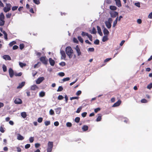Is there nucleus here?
<instances>
[{
  "label": "nucleus",
  "mask_w": 152,
  "mask_h": 152,
  "mask_svg": "<svg viewBox=\"0 0 152 152\" xmlns=\"http://www.w3.org/2000/svg\"><path fill=\"white\" fill-rule=\"evenodd\" d=\"M100 110V108H96V109H94V112L96 113L98 111H99Z\"/></svg>",
  "instance_id": "55"
},
{
  "label": "nucleus",
  "mask_w": 152,
  "mask_h": 152,
  "mask_svg": "<svg viewBox=\"0 0 152 152\" xmlns=\"http://www.w3.org/2000/svg\"><path fill=\"white\" fill-rule=\"evenodd\" d=\"M45 93L43 91H41L39 93V95L40 97H43L45 96Z\"/></svg>",
  "instance_id": "22"
},
{
  "label": "nucleus",
  "mask_w": 152,
  "mask_h": 152,
  "mask_svg": "<svg viewBox=\"0 0 152 152\" xmlns=\"http://www.w3.org/2000/svg\"><path fill=\"white\" fill-rule=\"evenodd\" d=\"M78 98H79V97H77V96L73 97H71L70 98V99L72 100L73 99H78Z\"/></svg>",
  "instance_id": "56"
},
{
  "label": "nucleus",
  "mask_w": 152,
  "mask_h": 152,
  "mask_svg": "<svg viewBox=\"0 0 152 152\" xmlns=\"http://www.w3.org/2000/svg\"><path fill=\"white\" fill-rule=\"evenodd\" d=\"M113 20L111 18H108L107 21H106L105 22V24L107 27L108 28H110L111 27V23L112 22Z\"/></svg>",
  "instance_id": "3"
},
{
  "label": "nucleus",
  "mask_w": 152,
  "mask_h": 152,
  "mask_svg": "<svg viewBox=\"0 0 152 152\" xmlns=\"http://www.w3.org/2000/svg\"><path fill=\"white\" fill-rule=\"evenodd\" d=\"M4 126L3 125H2L1 126L0 128V131L2 133H4L5 131L4 130Z\"/></svg>",
  "instance_id": "28"
},
{
  "label": "nucleus",
  "mask_w": 152,
  "mask_h": 152,
  "mask_svg": "<svg viewBox=\"0 0 152 152\" xmlns=\"http://www.w3.org/2000/svg\"><path fill=\"white\" fill-rule=\"evenodd\" d=\"M53 147V142L49 141L48 143V148H47V152H51V151H52Z\"/></svg>",
  "instance_id": "2"
},
{
  "label": "nucleus",
  "mask_w": 152,
  "mask_h": 152,
  "mask_svg": "<svg viewBox=\"0 0 152 152\" xmlns=\"http://www.w3.org/2000/svg\"><path fill=\"white\" fill-rule=\"evenodd\" d=\"M121 100H119L115 103L113 105V107H116L119 106L121 103Z\"/></svg>",
  "instance_id": "11"
},
{
  "label": "nucleus",
  "mask_w": 152,
  "mask_h": 152,
  "mask_svg": "<svg viewBox=\"0 0 152 152\" xmlns=\"http://www.w3.org/2000/svg\"><path fill=\"white\" fill-rule=\"evenodd\" d=\"M59 64L60 65V66H64L65 65H66V64H65V63L64 62H61V63H60Z\"/></svg>",
  "instance_id": "58"
},
{
  "label": "nucleus",
  "mask_w": 152,
  "mask_h": 152,
  "mask_svg": "<svg viewBox=\"0 0 152 152\" xmlns=\"http://www.w3.org/2000/svg\"><path fill=\"white\" fill-rule=\"evenodd\" d=\"M5 23V21L3 20H0V26H3Z\"/></svg>",
  "instance_id": "31"
},
{
  "label": "nucleus",
  "mask_w": 152,
  "mask_h": 152,
  "mask_svg": "<svg viewBox=\"0 0 152 152\" xmlns=\"http://www.w3.org/2000/svg\"><path fill=\"white\" fill-rule=\"evenodd\" d=\"M2 68L4 72H5L7 71V67L4 64L3 65Z\"/></svg>",
  "instance_id": "34"
},
{
  "label": "nucleus",
  "mask_w": 152,
  "mask_h": 152,
  "mask_svg": "<svg viewBox=\"0 0 152 152\" xmlns=\"http://www.w3.org/2000/svg\"><path fill=\"white\" fill-rule=\"evenodd\" d=\"M10 10V8H8V7H4L3 9L4 11L5 12H9Z\"/></svg>",
  "instance_id": "27"
},
{
  "label": "nucleus",
  "mask_w": 152,
  "mask_h": 152,
  "mask_svg": "<svg viewBox=\"0 0 152 152\" xmlns=\"http://www.w3.org/2000/svg\"><path fill=\"white\" fill-rule=\"evenodd\" d=\"M82 109V107H79L77 110L76 111V113H79L80 112Z\"/></svg>",
  "instance_id": "47"
},
{
  "label": "nucleus",
  "mask_w": 152,
  "mask_h": 152,
  "mask_svg": "<svg viewBox=\"0 0 152 152\" xmlns=\"http://www.w3.org/2000/svg\"><path fill=\"white\" fill-rule=\"evenodd\" d=\"M38 88V87L36 85L32 86L31 87V89L32 90H35Z\"/></svg>",
  "instance_id": "19"
},
{
  "label": "nucleus",
  "mask_w": 152,
  "mask_h": 152,
  "mask_svg": "<svg viewBox=\"0 0 152 152\" xmlns=\"http://www.w3.org/2000/svg\"><path fill=\"white\" fill-rule=\"evenodd\" d=\"M19 65L21 67H23L25 66L26 65V64L22 63L21 62H19Z\"/></svg>",
  "instance_id": "29"
},
{
  "label": "nucleus",
  "mask_w": 152,
  "mask_h": 152,
  "mask_svg": "<svg viewBox=\"0 0 152 152\" xmlns=\"http://www.w3.org/2000/svg\"><path fill=\"white\" fill-rule=\"evenodd\" d=\"M64 97L62 95H60L58 97V99L61 100L63 99Z\"/></svg>",
  "instance_id": "57"
},
{
  "label": "nucleus",
  "mask_w": 152,
  "mask_h": 152,
  "mask_svg": "<svg viewBox=\"0 0 152 152\" xmlns=\"http://www.w3.org/2000/svg\"><path fill=\"white\" fill-rule=\"evenodd\" d=\"M110 9L112 10L115 11L116 10L117 7L114 6H110Z\"/></svg>",
  "instance_id": "25"
},
{
  "label": "nucleus",
  "mask_w": 152,
  "mask_h": 152,
  "mask_svg": "<svg viewBox=\"0 0 152 152\" xmlns=\"http://www.w3.org/2000/svg\"><path fill=\"white\" fill-rule=\"evenodd\" d=\"M58 75L60 76L63 77L64 75L65 74L63 72H60L58 73Z\"/></svg>",
  "instance_id": "45"
},
{
  "label": "nucleus",
  "mask_w": 152,
  "mask_h": 152,
  "mask_svg": "<svg viewBox=\"0 0 152 152\" xmlns=\"http://www.w3.org/2000/svg\"><path fill=\"white\" fill-rule=\"evenodd\" d=\"M116 3V5L118 7H120L121 6V2L120 0H114Z\"/></svg>",
  "instance_id": "12"
},
{
  "label": "nucleus",
  "mask_w": 152,
  "mask_h": 152,
  "mask_svg": "<svg viewBox=\"0 0 152 152\" xmlns=\"http://www.w3.org/2000/svg\"><path fill=\"white\" fill-rule=\"evenodd\" d=\"M152 88V83H150L147 86V88L149 89H151Z\"/></svg>",
  "instance_id": "41"
},
{
  "label": "nucleus",
  "mask_w": 152,
  "mask_h": 152,
  "mask_svg": "<svg viewBox=\"0 0 152 152\" xmlns=\"http://www.w3.org/2000/svg\"><path fill=\"white\" fill-rule=\"evenodd\" d=\"M14 102L15 103L17 104H21L22 102V100L18 98H16Z\"/></svg>",
  "instance_id": "9"
},
{
  "label": "nucleus",
  "mask_w": 152,
  "mask_h": 152,
  "mask_svg": "<svg viewBox=\"0 0 152 152\" xmlns=\"http://www.w3.org/2000/svg\"><path fill=\"white\" fill-rule=\"evenodd\" d=\"M81 93V91H78L76 93V95L79 96L80 95Z\"/></svg>",
  "instance_id": "54"
},
{
  "label": "nucleus",
  "mask_w": 152,
  "mask_h": 152,
  "mask_svg": "<svg viewBox=\"0 0 152 152\" xmlns=\"http://www.w3.org/2000/svg\"><path fill=\"white\" fill-rule=\"evenodd\" d=\"M110 14L111 17L112 18H115L118 15V13L115 11H111L110 12Z\"/></svg>",
  "instance_id": "6"
},
{
  "label": "nucleus",
  "mask_w": 152,
  "mask_h": 152,
  "mask_svg": "<svg viewBox=\"0 0 152 152\" xmlns=\"http://www.w3.org/2000/svg\"><path fill=\"white\" fill-rule=\"evenodd\" d=\"M12 15L11 13H8L6 15V16L7 18H10Z\"/></svg>",
  "instance_id": "50"
},
{
  "label": "nucleus",
  "mask_w": 152,
  "mask_h": 152,
  "mask_svg": "<svg viewBox=\"0 0 152 152\" xmlns=\"http://www.w3.org/2000/svg\"><path fill=\"white\" fill-rule=\"evenodd\" d=\"M124 122L125 123H127L129 122V120L128 118H125L124 119Z\"/></svg>",
  "instance_id": "63"
},
{
  "label": "nucleus",
  "mask_w": 152,
  "mask_h": 152,
  "mask_svg": "<svg viewBox=\"0 0 152 152\" xmlns=\"http://www.w3.org/2000/svg\"><path fill=\"white\" fill-rule=\"evenodd\" d=\"M5 16L3 13L1 12L0 14V20H4Z\"/></svg>",
  "instance_id": "24"
},
{
  "label": "nucleus",
  "mask_w": 152,
  "mask_h": 152,
  "mask_svg": "<svg viewBox=\"0 0 152 152\" xmlns=\"http://www.w3.org/2000/svg\"><path fill=\"white\" fill-rule=\"evenodd\" d=\"M107 36H108L107 35L104 36L103 37L102 41L103 42H105L106 41H107L108 39Z\"/></svg>",
  "instance_id": "23"
},
{
  "label": "nucleus",
  "mask_w": 152,
  "mask_h": 152,
  "mask_svg": "<svg viewBox=\"0 0 152 152\" xmlns=\"http://www.w3.org/2000/svg\"><path fill=\"white\" fill-rule=\"evenodd\" d=\"M90 32L92 34H95L96 33V31L95 29L93 28L91 31H90Z\"/></svg>",
  "instance_id": "30"
},
{
  "label": "nucleus",
  "mask_w": 152,
  "mask_h": 152,
  "mask_svg": "<svg viewBox=\"0 0 152 152\" xmlns=\"http://www.w3.org/2000/svg\"><path fill=\"white\" fill-rule=\"evenodd\" d=\"M78 39L81 43H83V40L81 37L78 36Z\"/></svg>",
  "instance_id": "32"
},
{
  "label": "nucleus",
  "mask_w": 152,
  "mask_h": 152,
  "mask_svg": "<svg viewBox=\"0 0 152 152\" xmlns=\"http://www.w3.org/2000/svg\"><path fill=\"white\" fill-rule=\"evenodd\" d=\"M40 146V144L39 143H36L35 144V147L36 148H38Z\"/></svg>",
  "instance_id": "48"
},
{
  "label": "nucleus",
  "mask_w": 152,
  "mask_h": 152,
  "mask_svg": "<svg viewBox=\"0 0 152 152\" xmlns=\"http://www.w3.org/2000/svg\"><path fill=\"white\" fill-rule=\"evenodd\" d=\"M65 51L66 54L70 58H72L74 51L71 47L70 46H67L66 48Z\"/></svg>",
  "instance_id": "1"
},
{
  "label": "nucleus",
  "mask_w": 152,
  "mask_h": 152,
  "mask_svg": "<svg viewBox=\"0 0 152 152\" xmlns=\"http://www.w3.org/2000/svg\"><path fill=\"white\" fill-rule=\"evenodd\" d=\"M88 128V127L87 125H84L82 128V129L83 131H87Z\"/></svg>",
  "instance_id": "18"
},
{
  "label": "nucleus",
  "mask_w": 152,
  "mask_h": 152,
  "mask_svg": "<svg viewBox=\"0 0 152 152\" xmlns=\"http://www.w3.org/2000/svg\"><path fill=\"white\" fill-rule=\"evenodd\" d=\"M70 80V78L69 77H67L66 78H64L63 80V82H65L66 81H68Z\"/></svg>",
  "instance_id": "40"
},
{
  "label": "nucleus",
  "mask_w": 152,
  "mask_h": 152,
  "mask_svg": "<svg viewBox=\"0 0 152 152\" xmlns=\"http://www.w3.org/2000/svg\"><path fill=\"white\" fill-rule=\"evenodd\" d=\"M21 115L23 118H24L26 117L27 114L25 112H23L21 113Z\"/></svg>",
  "instance_id": "26"
},
{
  "label": "nucleus",
  "mask_w": 152,
  "mask_h": 152,
  "mask_svg": "<svg viewBox=\"0 0 152 152\" xmlns=\"http://www.w3.org/2000/svg\"><path fill=\"white\" fill-rule=\"evenodd\" d=\"M111 59V58H106L104 60V63L107 62L108 61H110V60Z\"/></svg>",
  "instance_id": "62"
},
{
  "label": "nucleus",
  "mask_w": 152,
  "mask_h": 152,
  "mask_svg": "<svg viewBox=\"0 0 152 152\" xmlns=\"http://www.w3.org/2000/svg\"><path fill=\"white\" fill-rule=\"evenodd\" d=\"M103 32L104 35L108 36L109 34V31L105 28H104L103 30Z\"/></svg>",
  "instance_id": "13"
},
{
  "label": "nucleus",
  "mask_w": 152,
  "mask_h": 152,
  "mask_svg": "<svg viewBox=\"0 0 152 152\" xmlns=\"http://www.w3.org/2000/svg\"><path fill=\"white\" fill-rule=\"evenodd\" d=\"M24 47V45L23 44H21L20 45V48L21 50H22Z\"/></svg>",
  "instance_id": "43"
},
{
  "label": "nucleus",
  "mask_w": 152,
  "mask_h": 152,
  "mask_svg": "<svg viewBox=\"0 0 152 152\" xmlns=\"http://www.w3.org/2000/svg\"><path fill=\"white\" fill-rule=\"evenodd\" d=\"M60 53L61 55V58L65 60L66 56L64 51L63 50H61Z\"/></svg>",
  "instance_id": "5"
},
{
  "label": "nucleus",
  "mask_w": 152,
  "mask_h": 152,
  "mask_svg": "<svg viewBox=\"0 0 152 152\" xmlns=\"http://www.w3.org/2000/svg\"><path fill=\"white\" fill-rule=\"evenodd\" d=\"M9 72L10 77H12L14 75V72L11 68H10L9 70Z\"/></svg>",
  "instance_id": "10"
},
{
  "label": "nucleus",
  "mask_w": 152,
  "mask_h": 152,
  "mask_svg": "<svg viewBox=\"0 0 152 152\" xmlns=\"http://www.w3.org/2000/svg\"><path fill=\"white\" fill-rule=\"evenodd\" d=\"M16 44V42L15 41H12V42H10L9 44V45L11 47L13 45L15 44Z\"/></svg>",
  "instance_id": "33"
},
{
  "label": "nucleus",
  "mask_w": 152,
  "mask_h": 152,
  "mask_svg": "<svg viewBox=\"0 0 152 152\" xmlns=\"http://www.w3.org/2000/svg\"><path fill=\"white\" fill-rule=\"evenodd\" d=\"M80 120V118L79 117H77L76 118H75V121L76 122V123H78L79 121Z\"/></svg>",
  "instance_id": "37"
},
{
  "label": "nucleus",
  "mask_w": 152,
  "mask_h": 152,
  "mask_svg": "<svg viewBox=\"0 0 152 152\" xmlns=\"http://www.w3.org/2000/svg\"><path fill=\"white\" fill-rule=\"evenodd\" d=\"M17 138L19 140H23L24 139V137L20 134H18Z\"/></svg>",
  "instance_id": "17"
},
{
  "label": "nucleus",
  "mask_w": 152,
  "mask_h": 152,
  "mask_svg": "<svg viewBox=\"0 0 152 152\" xmlns=\"http://www.w3.org/2000/svg\"><path fill=\"white\" fill-rule=\"evenodd\" d=\"M97 30L98 31V32L99 34V35L101 36H102L103 35L101 31V30L100 28L98 26H97Z\"/></svg>",
  "instance_id": "16"
},
{
  "label": "nucleus",
  "mask_w": 152,
  "mask_h": 152,
  "mask_svg": "<svg viewBox=\"0 0 152 152\" xmlns=\"http://www.w3.org/2000/svg\"><path fill=\"white\" fill-rule=\"evenodd\" d=\"M102 118V116L101 115H99L96 118V120L97 121H100Z\"/></svg>",
  "instance_id": "35"
},
{
  "label": "nucleus",
  "mask_w": 152,
  "mask_h": 152,
  "mask_svg": "<svg viewBox=\"0 0 152 152\" xmlns=\"http://www.w3.org/2000/svg\"><path fill=\"white\" fill-rule=\"evenodd\" d=\"M49 113L51 115H53L54 113V112L52 109H50V110Z\"/></svg>",
  "instance_id": "60"
},
{
  "label": "nucleus",
  "mask_w": 152,
  "mask_h": 152,
  "mask_svg": "<svg viewBox=\"0 0 152 152\" xmlns=\"http://www.w3.org/2000/svg\"><path fill=\"white\" fill-rule=\"evenodd\" d=\"M42 119H43L42 118H41V117L39 118L38 119V120H37L38 122L39 123H41L42 121Z\"/></svg>",
  "instance_id": "49"
},
{
  "label": "nucleus",
  "mask_w": 152,
  "mask_h": 152,
  "mask_svg": "<svg viewBox=\"0 0 152 152\" xmlns=\"http://www.w3.org/2000/svg\"><path fill=\"white\" fill-rule=\"evenodd\" d=\"M148 18L150 19L152 18V12L149 14Z\"/></svg>",
  "instance_id": "64"
},
{
  "label": "nucleus",
  "mask_w": 152,
  "mask_h": 152,
  "mask_svg": "<svg viewBox=\"0 0 152 152\" xmlns=\"http://www.w3.org/2000/svg\"><path fill=\"white\" fill-rule=\"evenodd\" d=\"M75 49L76 51V53L77 54V56H80L81 55V53L78 45H77L76 46V47L75 48Z\"/></svg>",
  "instance_id": "7"
},
{
  "label": "nucleus",
  "mask_w": 152,
  "mask_h": 152,
  "mask_svg": "<svg viewBox=\"0 0 152 152\" xmlns=\"http://www.w3.org/2000/svg\"><path fill=\"white\" fill-rule=\"evenodd\" d=\"M3 58L5 60H10L11 58L10 56L7 55H4L3 56Z\"/></svg>",
  "instance_id": "14"
},
{
  "label": "nucleus",
  "mask_w": 152,
  "mask_h": 152,
  "mask_svg": "<svg viewBox=\"0 0 152 152\" xmlns=\"http://www.w3.org/2000/svg\"><path fill=\"white\" fill-rule=\"evenodd\" d=\"M33 2L35 4H39L40 3L39 0H33Z\"/></svg>",
  "instance_id": "36"
},
{
  "label": "nucleus",
  "mask_w": 152,
  "mask_h": 152,
  "mask_svg": "<svg viewBox=\"0 0 152 152\" xmlns=\"http://www.w3.org/2000/svg\"><path fill=\"white\" fill-rule=\"evenodd\" d=\"M88 34V33H86L84 32H82L81 34V35L83 37H84L85 36H87Z\"/></svg>",
  "instance_id": "39"
},
{
  "label": "nucleus",
  "mask_w": 152,
  "mask_h": 152,
  "mask_svg": "<svg viewBox=\"0 0 152 152\" xmlns=\"http://www.w3.org/2000/svg\"><path fill=\"white\" fill-rule=\"evenodd\" d=\"M141 102L142 103H146L148 102L145 99H142L141 100Z\"/></svg>",
  "instance_id": "51"
},
{
  "label": "nucleus",
  "mask_w": 152,
  "mask_h": 152,
  "mask_svg": "<svg viewBox=\"0 0 152 152\" xmlns=\"http://www.w3.org/2000/svg\"><path fill=\"white\" fill-rule=\"evenodd\" d=\"M40 61L42 63L45 64H47L48 60L47 59L46 56L42 57L40 58Z\"/></svg>",
  "instance_id": "4"
},
{
  "label": "nucleus",
  "mask_w": 152,
  "mask_h": 152,
  "mask_svg": "<svg viewBox=\"0 0 152 152\" xmlns=\"http://www.w3.org/2000/svg\"><path fill=\"white\" fill-rule=\"evenodd\" d=\"M61 108L58 107L55 109L56 112L57 114H59L61 111Z\"/></svg>",
  "instance_id": "21"
},
{
  "label": "nucleus",
  "mask_w": 152,
  "mask_h": 152,
  "mask_svg": "<svg viewBox=\"0 0 152 152\" xmlns=\"http://www.w3.org/2000/svg\"><path fill=\"white\" fill-rule=\"evenodd\" d=\"M87 114V113L86 112H84L82 113L81 115L83 117H85L86 116Z\"/></svg>",
  "instance_id": "59"
},
{
  "label": "nucleus",
  "mask_w": 152,
  "mask_h": 152,
  "mask_svg": "<svg viewBox=\"0 0 152 152\" xmlns=\"http://www.w3.org/2000/svg\"><path fill=\"white\" fill-rule=\"evenodd\" d=\"M30 145L29 144H27L25 146V148L26 149H28L30 147Z\"/></svg>",
  "instance_id": "52"
},
{
  "label": "nucleus",
  "mask_w": 152,
  "mask_h": 152,
  "mask_svg": "<svg viewBox=\"0 0 152 152\" xmlns=\"http://www.w3.org/2000/svg\"><path fill=\"white\" fill-rule=\"evenodd\" d=\"M49 61L50 65L52 66H53L55 64L54 61L51 58H49Z\"/></svg>",
  "instance_id": "15"
},
{
  "label": "nucleus",
  "mask_w": 152,
  "mask_h": 152,
  "mask_svg": "<svg viewBox=\"0 0 152 152\" xmlns=\"http://www.w3.org/2000/svg\"><path fill=\"white\" fill-rule=\"evenodd\" d=\"M44 78L43 77H40L36 80V83L37 84H39L44 80Z\"/></svg>",
  "instance_id": "8"
},
{
  "label": "nucleus",
  "mask_w": 152,
  "mask_h": 152,
  "mask_svg": "<svg viewBox=\"0 0 152 152\" xmlns=\"http://www.w3.org/2000/svg\"><path fill=\"white\" fill-rule=\"evenodd\" d=\"M134 5L137 7H140V4L139 2L135 3L134 4Z\"/></svg>",
  "instance_id": "44"
},
{
  "label": "nucleus",
  "mask_w": 152,
  "mask_h": 152,
  "mask_svg": "<svg viewBox=\"0 0 152 152\" xmlns=\"http://www.w3.org/2000/svg\"><path fill=\"white\" fill-rule=\"evenodd\" d=\"M63 89V88L61 86H60L59 87L58 89L57 90V91H61Z\"/></svg>",
  "instance_id": "38"
},
{
  "label": "nucleus",
  "mask_w": 152,
  "mask_h": 152,
  "mask_svg": "<svg viewBox=\"0 0 152 152\" xmlns=\"http://www.w3.org/2000/svg\"><path fill=\"white\" fill-rule=\"evenodd\" d=\"M29 141L30 142L32 143L34 142V137H31L29 138Z\"/></svg>",
  "instance_id": "46"
},
{
  "label": "nucleus",
  "mask_w": 152,
  "mask_h": 152,
  "mask_svg": "<svg viewBox=\"0 0 152 152\" xmlns=\"http://www.w3.org/2000/svg\"><path fill=\"white\" fill-rule=\"evenodd\" d=\"M99 40L98 39H96V40L94 42V44L96 45H98L99 44Z\"/></svg>",
  "instance_id": "42"
},
{
  "label": "nucleus",
  "mask_w": 152,
  "mask_h": 152,
  "mask_svg": "<svg viewBox=\"0 0 152 152\" xmlns=\"http://www.w3.org/2000/svg\"><path fill=\"white\" fill-rule=\"evenodd\" d=\"M117 22L116 21H114L113 22V27H115L116 26V25L117 24Z\"/></svg>",
  "instance_id": "61"
},
{
  "label": "nucleus",
  "mask_w": 152,
  "mask_h": 152,
  "mask_svg": "<svg viewBox=\"0 0 152 152\" xmlns=\"http://www.w3.org/2000/svg\"><path fill=\"white\" fill-rule=\"evenodd\" d=\"M25 82H22L20 84H19V86L17 87L18 89L21 88L25 85Z\"/></svg>",
  "instance_id": "20"
},
{
  "label": "nucleus",
  "mask_w": 152,
  "mask_h": 152,
  "mask_svg": "<svg viewBox=\"0 0 152 152\" xmlns=\"http://www.w3.org/2000/svg\"><path fill=\"white\" fill-rule=\"evenodd\" d=\"M94 48H89L88 49V51L89 52H93L94 51Z\"/></svg>",
  "instance_id": "53"
}]
</instances>
